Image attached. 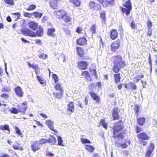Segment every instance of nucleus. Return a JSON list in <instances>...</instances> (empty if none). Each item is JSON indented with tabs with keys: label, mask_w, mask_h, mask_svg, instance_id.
Wrapping results in <instances>:
<instances>
[{
	"label": "nucleus",
	"mask_w": 157,
	"mask_h": 157,
	"mask_svg": "<svg viewBox=\"0 0 157 157\" xmlns=\"http://www.w3.org/2000/svg\"><path fill=\"white\" fill-rule=\"evenodd\" d=\"M131 0H123L124 3L123 4L122 6L125 7L124 8L122 6L120 7L121 11L122 13H125L126 16H128L130 13V12L132 9V6L130 1Z\"/></svg>",
	"instance_id": "obj_4"
},
{
	"label": "nucleus",
	"mask_w": 157,
	"mask_h": 157,
	"mask_svg": "<svg viewBox=\"0 0 157 157\" xmlns=\"http://www.w3.org/2000/svg\"><path fill=\"white\" fill-rule=\"evenodd\" d=\"M87 42L86 36H85L79 38L76 41V44L80 46H84L87 45Z\"/></svg>",
	"instance_id": "obj_11"
},
{
	"label": "nucleus",
	"mask_w": 157,
	"mask_h": 157,
	"mask_svg": "<svg viewBox=\"0 0 157 157\" xmlns=\"http://www.w3.org/2000/svg\"><path fill=\"white\" fill-rule=\"evenodd\" d=\"M134 110L135 111L136 113L137 114V117H138L139 116L138 113L140 111V106L137 104H136L135 105V107L134 109Z\"/></svg>",
	"instance_id": "obj_45"
},
{
	"label": "nucleus",
	"mask_w": 157,
	"mask_h": 157,
	"mask_svg": "<svg viewBox=\"0 0 157 157\" xmlns=\"http://www.w3.org/2000/svg\"><path fill=\"white\" fill-rule=\"evenodd\" d=\"M100 17L101 23L102 24L105 25L106 22V12L105 11L102 10L100 12Z\"/></svg>",
	"instance_id": "obj_22"
},
{
	"label": "nucleus",
	"mask_w": 157,
	"mask_h": 157,
	"mask_svg": "<svg viewBox=\"0 0 157 157\" xmlns=\"http://www.w3.org/2000/svg\"><path fill=\"white\" fill-rule=\"evenodd\" d=\"M115 73L113 74L114 82L115 84H117L121 82V74L119 72Z\"/></svg>",
	"instance_id": "obj_24"
},
{
	"label": "nucleus",
	"mask_w": 157,
	"mask_h": 157,
	"mask_svg": "<svg viewBox=\"0 0 157 157\" xmlns=\"http://www.w3.org/2000/svg\"><path fill=\"white\" fill-rule=\"evenodd\" d=\"M114 125L112 128L113 137L114 138L123 139L126 133V130H123L124 128V122L120 120L114 123Z\"/></svg>",
	"instance_id": "obj_1"
},
{
	"label": "nucleus",
	"mask_w": 157,
	"mask_h": 157,
	"mask_svg": "<svg viewBox=\"0 0 157 157\" xmlns=\"http://www.w3.org/2000/svg\"><path fill=\"white\" fill-rule=\"evenodd\" d=\"M88 6L90 9L98 11L101 9V5L94 1H90L88 4Z\"/></svg>",
	"instance_id": "obj_10"
},
{
	"label": "nucleus",
	"mask_w": 157,
	"mask_h": 157,
	"mask_svg": "<svg viewBox=\"0 0 157 157\" xmlns=\"http://www.w3.org/2000/svg\"><path fill=\"white\" fill-rule=\"evenodd\" d=\"M4 2L8 5L13 6L14 5V0H3Z\"/></svg>",
	"instance_id": "obj_42"
},
{
	"label": "nucleus",
	"mask_w": 157,
	"mask_h": 157,
	"mask_svg": "<svg viewBox=\"0 0 157 157\" xmlns=\"http://www.w3.org/2000/svg\"><path fill=\"white\" fill-rule=\"evenodd\" d=\"M121 40L120 39H118L113 41L110 45V49L113 52H116L120 46Z\"/></svg>",
	"instance_id": "obj_8"
},
{
	"label": "nucleus",
	"mask_w": 157,
	"mask_h": 157,
	"mask_svg": "<svg viewBox=\"0 0 157 157\" xmlns=\"http://www.w3.org/2000/svg\"><path fill=\"white\" fill-rule=\"evenodd\" d=\"M10 91V89L9 87H4L2 88V92H8Z\"/></svg>",
	"instance_id": "obj_57"
},
{
	"label": "nucleus",
	"mask_w": 157,
	"mask_h": 157,
	"mask_svg": "<svg viewBox=\"0 0 157 157\" xmlns=\"http://www.w3.org/2000/svg\"><path fill=\"white\" fill-rule=\"evenodd\" d=\"M38 141L40 143V145L43 144L45 143H47V139L43 138L40 139Z\"/></svg>",
	"instance_id": "obj_53"
},
{
	"label": "nucleus",
	"mask_w": 157,
	"mask_h": 157,
	"mask_svg": "<svg viewBox=\"0 0 157 157\" xmlns=\"http://www.w3.org/2000/svg\"><path fill=\"white\" fill-rule=\"evenodd\" d=\"M148 61L149 63L150 64V71H151L152 70V60L151 59V56L150 54H149L148 57Z\"/></svg>",
	"instance_id": "obj_62"
},
{
	"label": "nucleus",
	"mask_w": 157,
	"mask_h": 157,
	"mask_svg": "<svg viewBox=\"0 0 157 157\" xmlns=\"http://www.w3.org/2000/svg\"><path fill=\"white\" fill-rule=\"evenodd\" d=\"M0 97L4 99H7L9 98V95L8 94L2 93L0 95Z\"/></svg>",
	"instance_id": "obj_55"
},
{
	"label": "nucleus",
	"mask_w": 157,
	"mask_h": 157,
	"mask_svg": "<svg viewBox=\"0 0 157 157\" xmlns=\"http://www.w3.org/2000/svg\"><path fill=\"white\" fill-rule=\"evenodd\" d=\"M63 91H58L52 93L53 95L56 99H60L63 97Z\"/></svg>",
	"instance_id": "obj_32"
},
{
	"label": "nucleus",
	"mask_w": 157,
	"mask_h": 157,
	"mask_svg": "<svg viewBox=\"0 0 157 157\" xmlns=\"http://www.w3.org/2000/svg\"><path fill=\"white\" fill-rule=\"evenodd\" d=\"M104 8L113 6L114 4L115 0H97Z\"/></svg>",
	"instance_id": "obj_7"
},
{
	"label": "nucleus",
	"mask_w": 157,
	"mask_h": 157,
	"mask_svg": "<svg viewBox=\"0 0 157 157\" xmlns=\"http://www.w3.org/2000/svg\"><path fill=\"white\" fill-rule=\"evenodd\" d=\"M91 98L95 101L96 104H99L100 102V97L96 93L90 91L89 92Z\"/></svg>",
	"instance_id": "obj_15"
},
{
	"label": "nucleus",
	"mask_w": 157,
	"mask_h": 157,
	"mask_svg": "<svg viewBox=\"0 0 157 157\" xmlns=\"http://www.w3.org/2000/svg\"><path fill=\"white\" fill-rule=\"evenodd\" d=\"M47 143H49L51 145H54L56 142V140L55 137L50 135L49 138L47 139Z\"/></svg>",
	"instance_id": "obj_30"
},
{
	"label": "nucleus",
	"mask_w": 157,
	"mask_h": 157,
	"mask_svg": "<svg viewBox=\"0 0 157 157\" xmlns=\"http://www.w3.org/2000/svg\"><path fill=\"white\" fill-rule=\"evenodd\" d=\"M131 142L130 140H124V142L121 144L118 143V142H116V144H117L118 146L120 145L122 149H124L128 147V145L130 144Z\"/></svg>",
	"instance_id": "obj_25"
},
{
	"label": "nucleus",
	"mask_w": 157,
	"mask_h": 157,
	"mask_svg": "<svg viewBox=\"0 0 157 157\" xmlns=\"http://www.w3.org/2000/svg\"><path fill=\"white\" fill-rule=\"evenodd\" d=\"M88 66V64L86 62L80 61L77 62V67L80 69L82 70L86 69Z\"/></svg>",
	"instance_id": "obj_16"
},
{
	"label": "nucleus",
	"mask_w": 157,
	"mask_h": 157,
	"mask_svg": "<svg viewBox=\"0 0 157 157\" xmlns=\"http://www.w3.org/2000/svg\"><path fill=\"white\" fill-rule=\"evenodd\" d=\"M118 109L117 107H114L112 110V116L113 121L119 120L120 117L119 114V112Z\"/></svg>",
	"instance_id": "obj_13"
},
{
	"label": "nucleus",
	"mask_w": 157,
	"mask_h": 157,
	"mask_svg": "<svg viewBox=\"0 0 157 157\" xmlns=\"http://www.w3.org/2000/svg\"><path fill=\"white\" fill-rule=\"evenodd\" d=\"M30 147L31 150L33 152H36L41 148V146L38 141L33 142L31 144Z\"/></svg>",
	"instance_id": "obj_12"
},
{
	"label": "nucleus",
	"mask_w": 157,
	"mask_h": 157,
	"mask_svg": "<svg viewBox=\"0 0 157 157\" xmlns=\"http://www.w3.org/2000/svg\"><path fill=\"white\" fill-rule=\"evenodd\" d=\"M76 52L78 55L80 57H83L85 55L84 49L80 47L77 46L76 48Z\"/></svg>",
	"instance_id": "obj_27"
},
{
	"label": "nucleus",
	"mask_w": 157,
	"mask_h": 157,
	"mask_svg": "<svg viewBox=\"0 0 157 157\" xmlns=\"http://www.w3.org/2000/svg\"><path fill=\"white\" fill-rule=\"evenodd\" d=\"M32 13L25 12L24 14V16L28 18H31L32 16Z\"/></svg>",
	"instance_id": "obj_61"
},
{
	"label": "nucleus",
	"mask_w": 157,
	"mask_h": 157,
	"mask_svg": "<svg viewBox=\"0 0 157 157\" xmlns=\"http://www.w3.org/2000/svg\"><path fill=\"white\" fill-rule=\"evenodd\" d=\"M155 148V144L151 142L147 147V150L144 154L145 157H152L153 152Z\"/></svg>",
	"instance_id": "obj_6"
},
{
	"label": "nucleus",
	"mask_w": 157,
	"mask_h": 157,
	"mask_svg": "<svg viewBox=\"0 0 157 157\" xmlns=\"http://www.w3.org/2000/svg\"><path fill=\"white\" fill-rule=\"evenodd\" d=\"M56 83L54 86V89L57 91H63V90L61 84L59 83Z\"/></svg>",
	"instance_id": "obj_38"
},
{
	"label": "nucleus",
	"mask_w": 157,
	"mask_h": 157,
	"mask_svg": "<svg viewBox=\"0 0 157 157\" xmlns=\"http://www.w3.org/2000/svg\"><path fill=\"white\" fill-rule=\"evenodd\" d=\"M63 141L62 140V138L60 136H58V144L59 145L63 146Z\"/></svg>",
	"instance_id": "obj_49"
},
{
	"label": "nucleus",
	"mask_w": 157,
	"mask_h": 157,
	"mask_svg": "<svg viewBox=\"0 0 157 157\" xmlns=\"http://www.w3.org/2000/svg\"><path fill=\"white\" fill-rule=\"evenodd\" d=\"M38 29L36 32H34V37L36 36L41 37L43 35L44 32V29L40 26L38 27Z\"/></svg>",
	"instance_id": "obj_21"
},
{
	"label": "nucleus",
	"mask_w": 157,
	"mask_h": 157,
	"mask_svg": "<svg viewBox=\"0 0 157 157\" xmlns=\"http://www.w3.org/2000/svg\"><path fill=\"white\" fill-rule=\"evenodd\" d=\"M36 78L41 84H46V81L43 79V77H40L38 75H36Z\"/></svg>",
	"instance_id": "obj_39"
},
{
	"label": "nucleus",
	"mask_w": 157,
	"mask_h": 157,
	"mask_svg": "<svg viewBox=\"0 0 157 157\" xmlns=\"http://www.w3.org/2000/svg\"><path fill=\"white\" fill-rule=\"evenodd\" d=\"M56 29L54 28H50L48 29L47 32V35L50 37H54L56 36L55 33Z\"/></svg>",
	"instance_id": "obj_23"
},
{
	"label": "nucleus",
	"mask_w": 157,
	"mask_h": 157,
	"mask_svg": "<svg viewBox=\"0 0 157 157\" xmlns=\"http://www.w3.org/2000/svg\"><path fill=\"white\" fill-rule=\"evenodd\" d=\"M15 130L16 133L17 134V135L21 137H22L23 136V134L21 132L20 129L17 127H16L15 128Z\"/></svg>",
	"instance_id": "obj_44"
},
{
	"label": "nucleus",
	"mask_w": 157,
	"mask_h": 157,
	"mask_svg": "<svg viewBox=\"0 0 157 157\" xmlns=\"http://www.w3.org/2000/svg\"><path fill=\"white\" fill-rule=\"evenodd\" d=\"M152 29H148V30L147 33V36L149 37H150L152 35Z\"/></svg>",
	"instance_id": "obj_63"
},
{
	"label": "nucleus",
	"mask_w": 157,
	"mask_h": 157,
	"mask_svg": "<svg viewBox=\"0 0 157 157\" xmlns=\"http://www.w3.org/2000/svg\"><path fill=\"white\" fill-rule=\"evenodd\" d=\"M13 147L15 150H19L21 151H22L23 150V147L21 146L19 147L17 146L13 145Z\"/></svg>",
	"instance_id": "obj_59"
},
{
	"label": "nucleus",
	"mask_w": 157,
	"mask_h": 157,
	"mask_svg": "<svg viewBox=\"0 0 157 157\" xmlns=\"http://www.w3.org/2000/svg\"><path fill=\"white\" fill-rule=\"evenodd\" d=\"M146 119L144 117H140L137 118V123L140 126H142L144 125L145 123Z\"/></svg>",
	"instance_id": "obj_34"
},
{
	"label": "nucleus",
	"mask_w": 157,
	"mask_h": 157,
	"mask_svg": "<svg viewBox=\"0 0 157 157\" xmlns=\"http://www.w3.org/2000/svg\"><path fill=\"white\" fill-rule=\"evenodd\" d=\"M81 142L83 144L86 143L90 144L91 143L90 141L88 139L81 138Z\"/></svg>",
	"instance_id": "obj_60"
},
{
	"label": "nucleus",
	"mask_w": 157,
	"mask_h": 157,
	"mask_svg": "<svg viewBox=\"0 0 157 157\" xmlns=\"http://www.w3.org/2000/svg\"><path fill=\"white\" fill-rule=\"evenodd\" d=\"M90 30L92 34H95L96 33V25L95 24L93 25L90 28Z\"/></svg>",
	"instance_id": "obj_43"
},
{
	"label": "nucleus",
	"mask_w": 157,
	"mask_h": 157,
	"mask_svg": "<svg viewBox=\"0 0 157 157\" xmlns=\"http://www.w3.org/2000/svg\"><path fill=\"white\" fill-rule=\"evenodd\" d=\"M110 37L112 40H115L118 36V33L117 30L115 29H113L109 32Z\"/></svg>",
	"instance_id": "obj_17"
},
{
	"label": "nucleus",
	"mask_w": 157,
	"mask_h": 157,
	"mask_svg": "<svg viewBox=\"0 0 157 157\" xmlns=\"http://www.w3.org/2000/svg\"><path fill=\"white\" fill-rule=\"evenodd\" d=\"M130 26L132 29H136L137 28V25L133 21H132L130 24Z\"/></svg>",
	"instance_id": "obj_48"
},
{
	"label": "nucleus",
	"mask_w": 157,
	"mask_h": 157,
	"mask_svg": "<svg viewBox=\"0 0 157 157\" xmlns=\"http://www.w3.org/2000/svg\"><path fill=\"white\" fill-rule=\"evenodd\" d=\"M83 28L81 26H78L76 29V32L79 34H81L82 33Z\"/></svg>",
	"instance_id": "obj_46"
},
{
	"label": "nucleus",
	"mask_w": 157,
	"mask_h": 157,
	"mask_svg": "<svg viewBox=\"0 0 157 157\" xmlns=\"http://www.w3.org/2000/svg\"><path fill=\"white\" fill-rule=\"evenodd\" d=\"M85 148L88 152L90 153L93 152L95 149L93 146L90 145H85Z\"/></svg>",
	"instance_id": "obj_37"
},
{
	"label": "nucleus",
	"mask_w": 157,
	"mask_h": 157,
	"mask_svg": "<svg viewBox=\"0 0 157 157\" xmlns=\"http://www.w3.org/2000/svg\"><path fill=\"white\" fill-rule=\"evenodd\" d=\"M10 112L14 114H16L18 113L19 112L18 109L14 108L12 107L11 109V110L10 111Z\"/></svg>",
	"instance_id": "obj_50"
},
{
	"label": "nucleus",
	"mask_w": 157,
	"mask_h": 157,
	"mask_svg": "<svg viewBox=\"0 0 157 157\" xmlns=\"http://www.w3.org/2000/svg\"><path fill=\"white\" fill-rule=\"evenodd\" d=\"M0 129L3 131L7 130L8 131L7 133L8 134H9L10 133L9 127L8 124L0 125Z\"/></svg>",
	"instance_id": "obj_35"
},
{
	"label": "nucleus",
	"mask_w": 157,
	"mask_h": 157,
	"mask_svg": "<svg viewBox=\"0 0 157 157\" xmlns=\"http://www.w3.org/2000/svg\"><path fill=\"white\" fill-rule=\"evenodd\" d=\"M112 59L113 65L112 70L114 73L119 72L126 65L125 61L123 60L122 57L119 55L113 56Z\"/></svg>",
	"instance_id": "obj_2"
},
{
	"label": "nucleus",
	"mask_w": 157,
	"mask_h": 157,
	"mask_svg": "<svg viewBox=\"0 0 157 157\" xmlns=\"http://www.w3.org/2000/svg\"><path fill=\"white\" fill-rule=\"evenodd\" d=\"M28 65L30 67H32L33 69L35 72L36 74L37 75L38 74V71L39 70L40 68L38 65H33L31 64L29 62L27 63Z\"/></svg>",
	"instance_id": "obj_33"
},
{
	"label": "nucleus",
	"mask_w": 157,
	"mask_h": 157,
	"mask_svg": "<svg viewBox=\"0 0 157 157\" xmlns=\"http://www.w3.org/2000/svg\"><path fill=\"white\" fill-rule=\"evenodd\" d=\"M100 124H101L102 127L105 129H107V124L105 122V119H101L100 122Z\"/></svg>",
	"instance_id": "obj_40"
},
{
	"label": "nucleus",
	"mask_w": 157,
	"mask_h": 157,
	"mask_svg": "<svg viewBox=\"0 0 157 157\" xmlns=\"http://www.w3.org/2000/svg\"><path fill=\"white\" fill-rule=\"evenodd\" d=\"M36 7L35 5L34 4L30 5L28 8L26 9V10L28 11H31L35 10Z\"/></svg>",
	"instance_id": "obj_47"
},
{
	"label": "nucleus",
	"mask_w": 157,
	"mask_h": 157,
	"mask_svg": "<svg viewBox=\"0 0 157 157\" xmlns=\"http://www.w3.org/2000/svg\"><path fill=\"white\" fill-rule=\"evenodd\" d=\"M52 78L54 80V82L57 83L59 81L58 77L57 75L55 74H53L52 75Z\"/></svg>",
	"instance_id": "obj_54"
},
{
	"label": "nucleus",
	"mask_w": 157,
	"mask_h": 157,
	"mask_svg": "<svg viewBox=\"0 0 157 157\" xmlns=\"http://www.w3.org/2000/svg\"><path fill=\"white\" fill-rule=\"evenodd\" d=\"M90 72H92L93 73V75H94L95 77V78L96 79H97L98 78V76L96 72V70L95 69H90Z\"/></svg>",
	"instance_id": "obj_58"
},
{
	"label": "nucleus",
	"mask_w": 157,
	"mask_h": 157,
	"mask_svg": "<svg viewBox=\"0 0 157 157\" xmlns=\"http://www.w3.org/2000/svg\"><path fill=\"white\" fill-rule=\"evenodd\" d=\"M144 75L142 74L141 75H138L137 76H136L134 78L136 79V82H138L142 78H144Z\"/></svg>",
	"instance_id": "obj_52"
},
{
	"label": "nucleus",
	"mask_w": 157,
	"mask_h": 157,
	"mask_svg": "<svg viewBox=\"0 0 157 157\" xmlns=\"http://www.w3.org/2000/svg\"><path fill=\"white\" fill-rule=\"evenodd\" d=\"M54 15L58 19L63 20L65 23H69L71 22V17L64 10L60 9L55 12Z\"/></svg>",
	"instance_id": "obj_3"
},
{
	"label": "nucleus",
	"mask_w": 157,
	"mask_h": 157,
	"mask_svg": "<svg viewBox=\"0 0 157 157\" xmlns=\"http://www.w3.org/2000/svg\"><path fill=\"white\" fill-rule=\"evenodd\" d=\"M81 75L83 78H84L87 81L90 82L92 81V79L91 77L89 72L87 71H82L81 74Z\"/></svg>",
	"instance_id": "obj_18"
},
{
	"label": "nucleus",
	"mask_w": 157,
	"mask_h": 157,
	"mask_svg": "<svg viewBox=\"0 0 157 157\" xmlns=\"http://www.w3.org/2000/svg\"><path fill=\"white\" fill-rule=\"evenodd\" d=\"M36 18H40L42 16V13L37 12H34L32 13Z\"/></svg>",
	"instance_id": "obj_41"
},
{
	"label": "nucleus",
	"mask_w": 157,
	"mask_h": 157,
	"mask_svg": "<svg viewBox=\"0 0 157 157\" xmlns=\"http://www.w3.org/2000/svg\"><path fill=\"white\" fill-rule=\"evenodd\" d=\"M47 125L51 130L54 131L55 133H57V131L56 129H54V127L52 122L50 120L47 121H46Z\"/></svg>",
	"instance_id": "obj_31"
},
{
	"label": "nucleus",
	"mask_w": 157,
	"mask_h": 157,
	"mask_svg": "<svg viewBox=\"0 0 157 157\" xmlns=\"http://www.w3.org/2000/svg\"><path fill=\"white\" fill-rule=\"evenodd\" d=\"M137 137L139 139V144L143 146H145L147 144V142L146 140L149 139L148 135L145 132L140 133L137 135Z\"/></svg>",
	"instance_id": "obj_5"
},
{
	"label": "nucleus",
	"mask_w": 157,
	"mask_h": 157,
	"mask_svg": "<svg viewBox=\"0 0 157 157\" xmlns=\"http://www.w3.org/2000/svg\"><path fill=\"white\" fill-rule=\"evenodd\" d=\"M69 1L76 7H79L80 6L81 2L80 0H69Z\"/></svg>",
	"instance_id": "obj_36"
},
{
	"label": "nucleus",
	"mask_w": 157,
	"mask_h": 157,
	"mask_svg": "<svg viewBox=\"0 0 157 157\" xmlns=\"http://www.w3.org/2000/svg\"><path fill=\"white\" fill-rule=\"evenodd\" d=\"M21 32L25 36L34 37V32L29 28L23 29Z\"/></svg>",
	"instance_id": "obj_14"
},
{
	"label": "nucleus",
	"mask_w": 157,
	"mask_h": 157,
	"mask_svg": "<svg viewBox=\"0 0 157 157\" xmlns=\"http://www.w3.org/2000/svg\"><path fill=\"white\" fill-rule=\"evenodd\" d=\"M28 25L29 28L34 31L36 30L39 26L37 23L33 21H29Z\"/></svg>",
	"instance_id": "obj_19"
},
{
	"label": "nucleus",
	"mask_w": 157,
	"mask_h": 157,
	"mask_svg": "<svg viewBox=\"0 0 157 157\" xmlns=\"http://www.w3.org/2000/svg\"><path fill=\"white\" fill-rule=\"evenodd\" d=\"M128 85L130 86V89L132 90H136L137 89L136 85L133 82H131L129 83H125L124 84V87L126 89H129Z\"/></svg>",
	"instance_id": "obj_29"
},
{
	"label": "nucleus",
	"mask_w": 157,
	"mask_h": 157,
	"mask_svg": "<svg viewBox=\"0 0 157 157\" xmlns=\"http://www.w3.org/2000/svg\"><path fill=\"white\" fill-rule=\"evenodd\" d=\"M59 1L56 0H50L49 4L50 7L53 9L57 8L59 5Z\"/></svg>",
	"instance_id": "obj_28"
},
{
	"label": "nucleus",
	"mask_w": 157,
	"mask_h": 157,
	"mask_svg": "<svg viewBox=\"0 0 157 157\" xmlns=\"http://www.w3.org/2000/svg\"><path fill=\"white\" fill-rule=\"evenodd\" d=\"M27 108V103L26 101H25L17 106V108L18 109L19 112L22 114H25Z\"/></svg>",
	"instance_id": "obj_9"
},
{
	"label": "nucleus",
	"mask_w": 157,
	"mask_h": 157,
	"mask_svg": "<svg viewBox=\"0 0 157 157\" xmlns=\"http://www.w3.org/2000/svg\"><path fill=\"white\" fill-rule=\"evenodd\" d=\"M135 131L137 133H139L140 132L143 131V128L138 125H136Z\"/></svg>",
	"instance_id": "obj_51"
},
{
	"label": "nucleus",
	"mask_w": 157,
	"mask_h": 157,
	"mask_svg": "<svg viewBox=\"0 0 157 157\" xmlns=\"http://www.w3.org/2000/svg\"><path fill=\"white\" fill-rule=\"evenodd\" d=\"M147 24L148 27V29H151L152 26V24L151 21L150 20H147Z\"/></svg>",
	"instance_id": "obj_56"
},
{
	"label": "nucleus",
	"mask_w": 157,
	"mask_h": 157,
	"mask_svg": "<svg viewBox=\"0 0 157 157\" xmlns=\"http://www.w3.org/2000/svg\"><path fill=\"white\" fill-rule=\"evenodd\" d=\"M67 110L68 112H70V114L74 112L75 110V106L73 102H70L67 104Z\"/></svg>",
	"instance_id": "obj_26"
},
{
	"label": "nucleus",
	"mask_w": 157,
	"mask_h": 157,
	"mask_svg": "<svg viewBox=\"0 0 157 157\" xmlns=\"http://www.w3.org/2000/svg\"><path fill=\"white\" fill-rule=\"evenodd\" d=\"M14 91L16 95L19 98H21L23 97V92L19 86H17L15 88Z\"/></svg>",
	"instance_id": "obj_20"
},
{
	"label": "nucleus",
	"mask_w": 157,
	"mask_h": 157,
	"mask_svg": "<svg viewBox=\"0 0 157 157\" xmlns=\"http://www.w3.org/2000/svg\"><path fill=\"white\" fill-rule=\"evenodd\" d=\"M40 58L43 59H45L47 57V55L42 53L40 54L39 56Z\"/></svg>",
	"instance_id": "obj_64"
}]
</instances>
